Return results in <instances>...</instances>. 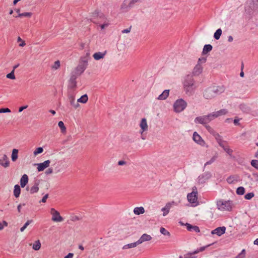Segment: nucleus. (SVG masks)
I'll return each mask as SVG.
<instances>
[{"mask_svg":"<svg viewBox=\"0 0 258 258\" xmlns=\"http://www.w3.org/2000/svg\"><path fill=\"white\" fill-rule=\"evenodd\" d=\"M21 205H19L18 206V211L19 212H21Z\"/></svg>","mask_w":258,"mask_h":258,"instance_id":"052dcab7","label":"nucleus"},{"mask_svg":"<svg viewBox=\"0 0 258 258\" xmlns=\"http://www.w3.org/2000/svg\"><path fill=\"white\" fill-rule=\"evenodd\" d=\"M233 177H230L229 178H227V182L229 183H231L233 182Z\"/></svg>","mask_w":258,"mask_h":258,"instance_id":"5fc2aeb1","label":"nucleus"},{"mask_svg":"<svg viewBox=\"0 0 258 258\" xmlns=\"http://www.w3.org/2000/svg\"><path fill=\"white\" fill-rule=\"evenodd\" d=\"M195 190L193 189V191L188 194L187 196L188 201L193 204L194 206H197L198 204V192L196 187H195Z\"/></svg>","mask_w":258,"mask_h":258,"instance_id":"f03ea898","label":"nucleus"},{"mask_svg":"<svg viewBox=\"0 0 258 258\" xmlns=\"http://www.w3.org/2000/svg\"><path fill=\"white\" fill-rule=\"evenodd\" d=\"M104 55H105V53H102L100 52H98L95 53L93 54V57L95 59L99 60L101 58H102L104 57Z\"/></svg>","mask_w":258,"mask_h":258,"instance_id":"5701e85b","label":"nucleus"},{"mask_svg":"<svg viewBox=\"0 0 258 258\" xmlns=\"http://www.w3.org/2000/svg\"><path fill=\"white\" fill-rule=\"evenodd\" d=\"M137 243H138L137 242L135 243H131L130 244H129L130 247H134L136 246Z\"/></svg>","mask_w":258,"mask_h":258,"instance_id":"6e6d98bb","label":"nucleus"},{"mask_svg":"<svg viewBox=\"0 0 258 258\" xmlns=\"http://www.w3.org/2000/svg\"><path fill=\"white\" fill-rule=\"evenodd\" d=\"M50 161L49 160L45 161L44 162L37 164V169L38 171H42L49 166Z\"/></svg>","mask_w":258,"mask_h":258,"instance_id":"9d476101","label":"nucleus"},{"mask_svg":"<svg viewBox=\"0 0 258 258\" xmlns=\"http://www.w3.org/2000/svg\"><path fill=\"white\" fill-rule=\"evenodd\" d=\"M206 127L207 130L212 134L215 133L214 130L209 125H206Z\"/></svg>","mask_w":258,"mask_h":258,"instance_id":"49530a36","label":"nucleus"},{"mask_svg":"<svg viewBox=\"0 0 258 258\" xmlns=\"http://www.w3.org/2000/svg\"><path fill=\"white\" fill-rule=\"evenodd\" d=\"M222 34V30L221 29H218V30H217V31H216V32L214 33V38L218 40L220 38V36Z\"/></svg>","mask_w":258,"mask_h":258,"instance_id":"c756f323","label":"nucleus"},{"mask_svg":"<svg viewBox=\"0 0 258 258\" xmlns=\"http://www.w3.org/2000/svg\"><path fill=\"white\" fill-rule=\"evenodd\" d=\"M11 110L8 108H2L0 109V113H5V112H10Z\"/></svg>","mask_w":258,"mask_h":258,"instance_id":"a18cd8bd","label":"nucleus"},{"mask_svg":"<svg viewBox=\"0 0 258 258\" xmlns=\"http://www.w3.org/2000/svg\"><path fill=\"white\" fill-rule=\"evenodd\" d=\"M7 77L11 79H15V76L14 75V69L9 74L7 75Z\"/></svg>","mask_w":258,"mask_h":258,"instance_id":"c9c22d12","label":"nucleus"},{"mask_svg":"<svg viewBox=\"0 0 258 258\" xmlns=\"http://www.w3.org/2000/svg\"><path fill=\"white\" fill-rule=\"evenodd\" d=\"M212 120L211 118H210V116L205 115L203 116L197 117L195 119V121L196 122H199L201 124H206Z\"/></svg>","mask_w":258,"mask_h":258,"instance_id":"423d86ee","label":"nucleus"},{"mask_svg":"<svg viewBox=\"0 0 258 258\" xmlns=\"http://www.w3.org/2000/svg\"><path fill=\"white\" fill-rule=\"evenodd\" d=\"M119 165H122L125 164V162L123 161H119L118 163Z\"/></svg>","mask_w":258,"mask_h":258,"instance_id":"13d9d810","label":"nucleus"},{"mask_svg":"<svg viewBox=\"0 0 258 258\" xmlns=\"http://www.w3.org/2000/svg\"><path fill=\"white\" fill-rule=\"evenodd\" d=\"M245 189L243 187H239L237 188L236 193L239 195H242L244 194Z\"/></svg>","mask_w":258,"mask_h":258,"instance_id":"2f4dec72","label":"nucleus"},{"mask_svg":"<svg viewBox=\"0 0 258 258\" xmlns=\"http://www.w3.org/2000/svg\"><path fill=\"white\" fill-rule=\"evenodd\" d=\"M87 62L84 61L83 63L80 64L76 68V71L79 74H82L86 69Z\"/></svg>","mask_w":258,"mask_h":258,"instance_id":"4468645a","label":"nucleus"},{"mask_svg":"<svg viewBox=\"0 0 258 258\" xmlns=\"http://www.w3.org/2000/svg\"><path fill=\"white\" fill-rule=\"evenodd\" d=\"M73 254L72 253H69L67 256H66L64 258H73Z\"/></svg>","mask_w":258,"mask_h":258,"instance_id":"864d4df0","label":"nucleus"},{"mask_svg":"<svg viewBox=\"0 0 258 258\" xmlns=\"http://www.w3.org/2000/svg\"><path fill=\"white\" fill-rule=\"evenodd\" d=\"M243 67H244V65H243V63H242V65H241V72L240 74V76L241 77H243L244 76V73L242 71L243 69Z\"/></svg>","mask_w":258,"mask_h":258,"instance_id":"09e8293b","label":"nucleus"},{"mask_svg":"<svg viewBox=\"0 0 258 258\" xmlns=\"http://www.w3.org/2000/svg\"><path fill=\"white\" fill-rule=\"evenodd\" d=\"M53 170L51 168H49L46 171V173L47 174H51L52 173Z\"/></svg>","mask_w":258,"mask_h":258,"instance_id":"603ef678","label":"nucleus"},{"mask_svg":"<svg viewBox=\"0 0 258 258\" xmlns=\"http://www.w3.org/2000/svg\"><path fill=\"white\" fill-rule=\"evenodd\" d=\"M19 1V0H14V5H16L18 2Z\"/></svg>","mask_w":258,"mask_h":258,"instance_id":"e2e57ef3","label":"nucleus"},{"mask_svg":"<svg viewBox=\"0 0 258 258\" xmlns=\"http://www.w3.org/2000/svg\"><path fill=\"white\" fill-rule=\"evenodd\" d=\"M212 49V46L210 44H207L205 45L204 47L203 50V53L206 54L208 53V52L210 51Z\"/></svg>","mask_w":258,"mask_h":258,"instance_id":"b1692460","label":"nucleus"},{"mask_svg":"<svg viewBox=\"0 0 258 258\" xmlns=\"http://www.w3.org/2000/svg\"><path fill=\"white\" fill-rule=\"evenodd\" d=\"M255 157H256L257 158H258V151H257L256 152V153H255Z\"/></svg>","mask_w":258,"mask_h":258,"instance_id":"774afa93","label":"nucleus"},{"mask_svg":"<svg viewBox=\"0 0 258 258\" xmlns=\"http://www.w3.org/2000/svg\"><path fill=\"white\" fill-rule=\"evenodd\" d=\"M41 247V243L39 240H38L35 242L33 245V248L35 250H39Z\"/></svg>","mask_w":258,"mask_h":258,"instance_id":"cd10ccee","label":"nucleus"},{"mask_svg":"<svg viewBox=\"0 0 258 258\" xmlns=\"http://www.w3.org/2000/svg\"><path fill=\"white\" fill-rule=\"evenodd\" d=\"M131 27H130L128 29H124L122 31V33H128L130 32L131 31Z\"/></svg>","mask_w":258,"mask_h":258,"instance_id":"8fccbe9b","label":"nucleus"},{"mask_svg":"<svg viewBox=\"0 0 258 258\" xmlns=\"http://www.w3.org/2000/svg\"><path fill=\"white\" fill-rule=\"evenodd\" d=\"M21 188L19 185H16L14 187V195L16 198H18L20 195Z\"/></svg>","mask_w":258,"mask_h":258,"instance_id":"aec40b11","label":"nucleus"},{"mask_svg":"<svg viewBox=\"0 0 258 258\" xmlns=\"http://www.w3.org/2000/svg\"><path fill=\"white\" fill-rule=\"evenodd\" d=\"M50 213L52 215V220L53 221L61 222L63 221V218L60 215L59 213L54 209L52 208L51 209Z\"/></svg>","mask_w":258,"mask_h":258,"instance_id":"39448f33","label":"nucleus"},{"mask_svg":"<svg viewBox=\"0 0 258 258\" xmlns=\"http://www.w3.org/2000/svg\"><path fill=\"white\" fill-rule=\"evenodd\" d=\"M88 100V96L87 95H83L78 100V102L85 103Z\"/></svg>","mask_w":258,"mask_h":258,"instance_id":"7c9ffc66","label":"nucleus"},{"mask_svg":"<svg viewBox=\"0 0 258 258\" xmlns=\"http://www.w3.org/2000/svg\"><path fill=\"white\" fill-rule=\"evenodd\" d=\"M28 182V177L26 174H24L21 178L20 184L22 187H24Z\"/></svg>","mask_w":258,"mask_h":258,"instance_id":"f3484780","label":"nucleus"},{"mask_svg":"<svg viewBox=\"0 0 258 258\" xmlns=\"http://www.w3.org/2000/svg\"><path fill=\"white\" fill-rule=\"evenodd\" d=\"M18 150L14 149L12 154V160L15 161L18 158Z\"/></svg>","mask_w":258,"mask_h":258,"instance_id":"393cba45","label":"nucleus"},{"mask_svg":"<svg viewBox=\"0 0 258 258\" xmlns=\"http://www.w3.org/2000/svg\"><path fill=\"white\" fill-rule=\"evenodd\" d=\"M251 165L255 168L258 169V160H252L251 162Z\"/></svg>","mask_w":258,"mask_h":258,"instance_id":"72a5a7b5","label":"nucleus"},{"mask_svg":"<svg viewBox=\"0 0 258 258\" xmlns=\"http://www.w3.org/2000/svg\"><path fill=\"white\" fill-rule=\"evenodd\" d=\"M225 150L228 154L231 155L233 151L230 149L229 146L227 145V143L226 142V144H224V147H222Z\"/></svg>","mask_w":258,"mask_h":258,"instance_id":"c85d7f7f","label":"nucleus"},{"mask_svg":"<svg viewBox=\"0 0 258 258\" xmlns=\"http://www.w3.org/2000/svg\"><path fill=\"white\" fill-rule=\"evenodd\" d=\"M58 126L60 127L61 130V132L63 134L66 133V127L62 121H60L58 122Z\"/></svg>","mask_w":258,"mask_h":258,"instance_id":"a878e982","label":"nucleus"},{"mask_svg":"<svg viewBox=\"0 0 258 258\" xmlns=\"http://www.w3.org/2000/svg\"><path fill=\"white\" fill-rule=\"evenodd\" d=\"M217 112L219 113V116L223 115H225L227 113V110L225 109H221L219 111H218Z\"/></svg>","mask_w":258,"mask_h":258,"instance_id":"79ce46f5","label":"nucleus"},{"mask_svg":"<svg viewBox=\"0 0 258 258\" xmlns=\"http://www.w3.org/2000/svg\"><path fill=\"white\" fill-rule=\"evenodd\" d=\"M39 190L38 184L37 183H35L33 186H32L30 188V193L34 194L37 192Z\"/></svg>","mask_w":258,"mask_h":258,"instance_id":"bb28decb","label":"nucleus"},{"mask_svg":"<svg viewBox=\"0 0 258 258\" xmlns=\"http://www.w3.org/2000/svg\"><path fill=\"white\" fill-rule=\"evenodd\" d=\"M225 231L226 228L225 227H219L212 230L211 233L212 234H216L220 236L225 233Z\"/></svg>","mask_w":258,"mask_h":258,"instance_id":"6e6552de","label":"nucleus"},{"mask_svg":"<svg viewBox=\"0 0 258 258\" xmlns=\"http://www.w3.org/2000/svg\"><path fill=\"white\" fill-rule=\"evenodd\" d=\"M210 245V244L206 246L201 247L199 249H198L197 250H195V251H194L192 252L188 253L184 256V258H193V257H192V255L193 254L198 253L199 252L203 251L204 250H205L206 247L209 246ZM180 258H182V257L181 256H180Z\"/></svg>","mask_w":258,"mask_h":258,"instance_id":"0eeeda50","label":"nucleus"},{"mask_svg":"<svg viewBox=\"0 0 258 258\" xmlns=\"http://www.w3.org/2000/svg\"><path fill=\"white\" fill-rule=\"evenodd\" d=\"M31 16V13L26 12V13H23L22 14H19L18 17H21L22 16L30 17Z\"/></svg>","mask_w":258,"mask_h":258,"instance_id":"37998d69","label":"nucleus"},{"mask_svg":"<svg viewBox=\"0 0 258 258\" xmlns=\"http://www.w3.org/2000/svg\"><path fill=\"white\" fill-rule=\"evenodd\" d=\"M193 140L195 142L201 145H204L205 144L204 141L197 132H195L193 134Z\"/></svg>","mask_w":258,"mask_h":258,"instance_id":"1a4fd4ad","label":"nucleus"},{"mask_svg":"<svg viewBox=\"0 0 258 258\" xmlns=\"http://www.w3.org/2000/svg\"><path fill=\"white\" fill-rule=\"evenodd\" d=\"M238 121H239V120H238V119H235L234 120V123L235 124H238Z\"/></svg>","mask_w":258,"mask_h":258,"instance_id":"bf43d9fd","label":"nucleus"},{"mask_svg":"<svg viewBox=\"0 0 258 258\" xmlns=\"http://www.w3.org/2000/svg\"><path fill=\"white\" fill-rule=\"evenodd\" d=\"M186 226L187 230L189 231H195L197 233H199L200 231L199 227L197 226H194L189 224L186 223Z\"/></svg>","mask_w":258,"mask_h":258,"instance_id":"ddd939ff","label":"nucleus"},{"mask_svg":"<svg viewBox=\"0 0 258 258\" xmlns=\"http://www.w3.org/2000/svg\"><path fill=\"white\" fill-rule=\"evenodd\" d=\"M208 115L210 116V118H212V120L215 118L219 116V113L217 111L213 112L212 113H210L208 114Z\"/></svg>","mask_w":258,"mask_h":258,"instance_id":"473e14b6","label":"nucleus"},{"mask_svg":"<svg viewBox=\"0 0 258 258\" xmlns=\"http://www.w3.org/2000/svg\"><path fill=\"white\" fill-rule=\"evenodd\" d=\"M137 1L135 0H132L131 2H128L127 0H125L121 6V9H125L127 7H131Z\"/></svg>","mask_w":258,"mask_h":258,"instance_id":"2eb2a0df","label":"nucleus"},{"mask_svg":"<svg viewBox=\"0 0 258 258\" xmlns=\"http://www.w3.org/2000/svg\"><path fill=\"white\" fill-rule=\"evenodd\" d=\"M152 239V237L147 234H144L139 239V240L137 241L138 244H140L143 243V242L147 241H150Z\"/></svg>","mask_w":258,"mask_h":258,"instance_id":"f8f14e48","label":"nucleus"},{"mask_svg":"<svg viewBox=\"0 0 258 258\" xmlns=\"http://www.w3.org/2000/svg\"><path fill=\"white\" fill-rule=\"evenodd\" d=\"M3 228V226L1 223H0V230Z\"/></svg>","mask_w":258,"mask_h":258,"instance_id":"338daca9","label":"nucleus"},{"mask_svg":"<svg viewBox=\"0 0 258 258\" xmlns=\"http://www.w3.org/2000/svg\"><path fill=\"white\" fill-rule=\"evenodd\" d=\"M196 89L194 79L191 76H187L184 82V89L187 94H191Z\"/></svg>","mask_w":258,"mask_h":258,"instance_id":"f257e3e1","label":"nucleus"},{"mask_svg":"<svg viewBox=\"0 0 258 258\" xmlns=\"http://www.w3.org/2000/svg\"><path fill=\"white\" fill-rule=\"evenodd\" d=\"M245 256V250L243 249L241 252L236 256V258H244Z\"/></svg>","mask_w":258,"mask_h":258,"instance_id":"4c0bfd02","label":"nucleus"},{"mask_svg":"<svg viewBox=\"0 0 258 258\" xmlns=\"http://www.w3.org/2000/svg\"><path fill=\"white\" fill-rule=\"evenodd\" d=\"M43 150L42 148L39 147L36 149V150L34 151V154L35 155H37L38 154L41 153L43 152Z\"/></svg>","mask_w":258,"mask_h":258,"instance_id":"ea45409f","label":"nucleus"},{"mask_svg":"<svg viewBox=\"0 0 258 258\" xmlns=\"http://www.w3.org/2000/svg\"><path fill=\"white\" fill-rule=\"evenodd\" d=\"M50 112L52 114H54L55 113V112L54 110H51L50 111Z\"/></svg>","mask_w":258,"mask_h":258,"instance_id":"0e129e2a","label":"nucleus"},{"mask_svg":"<svg viewBox=\"0 0 258 258\" xmlns=\"http://www.w3.org/2000/svg\"><path fill=\"white\" fill-rule=\"evenodd\" d=\"M134 212L136 215H140L143 214L145 212V210L143 207H136L134 209Z\"/></svg>","mask_w":258,"mask_h":258,"instance_id":"4be33fe9","label":"nucleus"},{"mask_svg":"<svg viewBox=\"0 0 258 258\" xmlns=\"http://www.w3.org/2000/svg\"><path fill=\"white\" fill-rule=\"evenodd\" d=\"M213 135L215 137L217 142H218L219 145L221 147H224V144H226V142L222 140L221 137L216 132Z\"/></svg>","mask_w":258,"mask_h":258,"instance_id":"dca6fc26","label":"nucleus"},{"mask_svg":"<svg viewBox=\"0 0 258 258\" xmlns=\"http://www.w3.org/2000/svg\"><path fill=\"white\" fill-rule=\"evenodd\" d=\"M254 196V194L252 192H250L245 195V198L247 200L251 199Z\"/></svg>","mask_w":258,"mask_h":258,"instance_id":"a19ab883","label":"nucleus"},{"mask_svg":"<svg viewBox=\"0 0 258 258\" xmlns=\"http://www.w3.org/2000/svg\"><path fill=\"white\" fill-rule=\"evenodd\" d=\"M219 209L221 210L231 211L232 209V203L231 201H219L218 203Z\"/></svg>","mask_w":258,"mask_h":258,"instance_id":"20e7f679","label":"nucleus"},{"mask_svg":"<svg viewBox=\"0 0 258 258\" xmlns=\"http://www.w3.org/2000/svg\"><path fill=\"white\" fill-rule=\"evenodd\" d=\"M186 103L183 99H180L176 101L174 104V110L176 112H179L184 109L186 106Z\"/></svg>","mask_w":258,"mask_h":258,"instance_id":"7ed1b4c3","label":"nucleus"},{"mask_svg":"<svg viewBox=\"0 0 258 258\" xmlns=\"http://www.w3.org/2000/svg\"><path fill=\"white\" fill-rule=\"evenodd\" d=\"M160 232L163 234L166 235H169V232L166 230L164 228H161L160 229Z\"/></svg>","mask_w":258,"mask_h":258,"instance_id":"c03bdc74","label":"nucleus"},{"mask_svg":"<svg viewBox=\"0 0 258 258\" xmlns=\"http://www.w3.org/2000/svg\"><path fill=\"white\" fill-rule=\"evenodd\" d=\"M32 220L27 221V222L24 224V225L21 228V231L23 232L26 228V227L32 222Z\"/></svg>","mask_w":258,"mask_h":258,"instance_id":"e433bc0d","label":"nucleus"},{"mask_svg":"<svg viewBox=\"0 0 258 258\" xmlns=\"http://www.w3.org/2000/svg\"><path fill=\"white\" fill-rule=\"evenodd\" d=\"M48 195L47 194H46V195H45V196L43 197V198H42V202L43 203H45V202H46V200H47V198H48Z\"/></svg>","mask_w":258,"mask_h":258,"instance_id":"de8ad7c7","label":"nucleus"},{"mask_svg":"<svg viewBox=\"0 0 258 258\" xmlns=\"http://www.w3.org/2000/svg\"><path fill=\"white\" fill-rule=\"evenodd\" d=\"M140 125L142 130V132L147 130L148 125L147 123L146 119L145 118H143L142 119Z\"/></svg>","mask_w":258,"mask_h":258,"instance_id":"6ab92c4d","label":"nucleus"},{"mask_svg":"<svg viewBox=\"0 0 258 258\" xmlns=\"http://www.w3.org/2000/svg\"><path fill=\"white\" fill-rule=\"evenodd\" d=\"M108 26V23H104V24H102L100 25V27L101 29H103L105 28V27H106Z\"/></svg>","mask_w":258,"mask_h":258,"instance_id":"4d7b16f0","label":"nucleus"},{"mask_svg":"<svg viewBox=\"0 0 258 258\" xmlns=\"http://www.w3.org/2000/svg\"><path fill=\"white\" fill-rule=\"evenodd\" d=\"M169 93V90H165L163 92V93L161 95L159 96L158 99L159 100H164L168 97Z\"/></svg>","mask_w":258,"mask_h":258,"instance_id":"a211bd4d","label":"nucleus"},{"mask_svg":"<svg viewBox=\"0 0 258 258\" xmlns=\"http://www.w3.org/2000/svg\"><path fill=\"white\" fill-rule=\"evenodd\" d=\"M18 42H19V45L23 47L26 45L25 41L23 40L20 37L18 38Z\"/></svg>","mask_w":258,"mask_h":258,"instance_id":"f704fd0d","label":"nucleus"},{"mask_svg":"<svg viewBox=\"0 0 258 258\" xmlns=\"http://www.w3.org/2000/svg\"><path fill=\"white\" fill-rule=\"evenodd\" d=\"M254 244L258 245V238L254 240Z\"/></svg>","mask_w":258,"mask_h":258,"instance_id":"680f3d73","label":"nucleus"},{"mask_svg":"<svg viewBox=\"0 0 258 258\" xmlns=\"http://www.w3.org/2000/svg\"><path fill=\"white\" fill-rule=\"evenodd\" d=\"M0 164L4 167H7L9 166L10 162L6 155H4L2 158L0 159Z\"/></svg>","mask_w":258,"mask_h":258,"instance_id":"9b49d317","label":"nucleus"},{"mask_svg":"<svg viewBox=\"0 0 258 258\" xmlns=\"http://www.w3.org/2000/svg\"><path fill=\"white\" fill-rule=\"evenodd\" d=\"M171 207V204L168 203L166 205L165 207L162 208V210L163 211V216L166 215L169 213Z\"/></svg>","mask_w":258,"mask_h":258,"instance_id":"412c9836","label":"nucleus"},{"mask_svg":"<svg viewBox=\"0 0 258 258\" xmlns=\"http://www.w3.org/2000/svg\"><path fill=\"white\" fill-rule=\"evenodd\" d=\"M60 67V61L59 60H57L56 61H55L53 66H52V68L54 69H57L59 68Z\"/></svg>","mask_w":258,"mask_h":258,"instance_id":"58836bf2","label":"nucleus"},{"mask_svg":"<svg viewBox=\"0 0 258 258\" xmlns=\"http://www.w3.org/2000/svg\"><path fill=\"white\" fill-rule=\"evenodd\" d=\"M28 107V106L26 105V106H22V107H20L19 109V112H21L24 109L27 108Z\"/></svg>","mask_w":258,"mask_h":258,"instance_id":"3c124183","label":"nucleus"},{"mask_svg":"<svg viewBox=\"0 0 258 258\" xmlns=\"http://www.w3.org/2000/svg\"><path fill=\"white\" fill-rule=\"evenodd\" d=\"M79 248L81 249V250H84V247L82 245H80L79 246Z\"/></svg>","mask_w":258,"mask_h":258,"instance_id":"69168bd1","label":"nucleus"}]
</instances>
